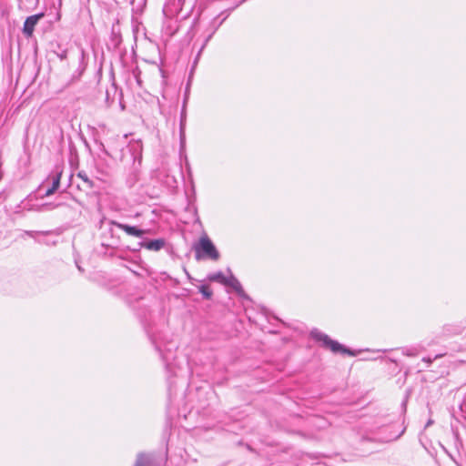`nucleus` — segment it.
Listing matches in <instances>:
<instances>
[{"instance_id":"nucleus-1","label":"nucleus","mask_w":466,"mask_h":466,"mask_svg":"<svg viewBox=\"0 0 466 466\" xmlns=\"http://www.w3.org/2000/svg\"><path fill=\"white\" fill-rule=\"evenodd\" d=\"M193 250L197 260L211 259L216 261L220 257L217 248L206 234L202 235L194 244Z\"/></svg>"},{"instance_id":"nucleus-2","label":"nucleus","mask_w":466,"mask_h":466,"mask_svg":"<svg viewBox=\"0 0 466 466\" xmlns=\"http://www.w3.org/2000/svg\"><path fill=\"white\" fill-rule=\"evenodd\" d=\"M311 337L317 341L322 342L323 346L329 348L331 351L342 352V353H350L349 350H346L341 344L338 341L332 340L328 335L322 333L318 329H314L310 332Z\"/></svg>"},{"instance_id":"nucleus-3","label":"nucleus","mask_w":466,"mask_h":466,"mask_svg":"<svg viewBox=\"0 0 466 466\" xmlns=\"http://www.w3.org/2000/svg\"><path fill=\"white\" fill-rule=\"evenodd\" d=\"M43 16L44 14L40 13L34 15H30L25 19L24 23L23 32L26 36H31L33 35L35 25Z\"/></svg>"},{"instance_id":"nucleus-4","label":"nucleus","mask_w":466,"mask_h":466,"mask_svg":"<svg viewBox=\"0 0 466 466\" xmlns=\"http://www.w3.org/2000/svg\"><path fill=\"white\" fill-rule=\"evenodd\" d=\"M113 224L116 228H118L119 229L125 231L127 235H130V236L140 238L144 234L147 233V230L138 229L136 227L129 226V225H127V224H122V223H119V222H114Z\"/></svg>"},{"instance_id":"nucleus-5","label":"nucleus","mask_w":466,"mask_h":466,"mask_svg":"<svg viewBox=\"0 0 466 466\" xmlns=\"http://www.w3.org/2000/svg\"><path fill=\"white\" fill-rule=\"evenodd\" d=\"M165 245V241L163 239H155L150 240L148 242L142 243L141 246L146 248L148 250L158 251Z\"/></svg>"},{"instance_id":"nucleus-6","label":"nucleus","mask_w":466,"mask_h":466,"mask_svg":"<svg viewBox=\"0 0 466 466\" xmlns=\"http://www.w3.org/2000/svg\"><path fill=\"white\" fill-rule=\"evenodd\" d=\"M60 179L61 172H56V174L52 177V187L46 190V196H51L58 189L60 185Z\"/></svg>"},{"instance_id":"nucleus-7","label":"nucleus","mask_w":466,"mask_h":466,"mask_svg":"<svg viewBox=\"0 0 466 466\" xmlns=\"http://www.w3.org/2000/svg\"><path fill=\"white\" fill-rule=\"evenodd\" d=\"M135 466H154L153 459L149 455L141 454L137 457Z\"/></svg>"},{"instance_id":"nucleus-8","label":"nucleus","mask_w":466,"mask_h":466,"mask_svg":"<svg viewBox=\"0 0 466 466\" xmlns=\"http://www.w3.org/2000/svg\"><path fill=\"white\" fill-rule=\"evenodd\" d=\"M226 280L227 281H226V283L224 285L231 287L232 289H234L238 292H241L242 291L241 284L239 283V281L234 276L228 277Z\"/></svg>"},{"instance_id":"nucleus-9","label":"nucleus","mask_w":466,"mask_h":466,"mask_svg":"<svg viewBox=\"0 0 466 466\" xmlns=\"http://www.w3.org/2000/svg\"><path fill=\"white\" fill-rule=\"evenodd\" d=\"M228 277H226L222 272H216V273H212V274H209L208 276V279L209 281H216V282H219L221 284H225L226 283V279H227Z\"/></svg>"},{"instance_id":"nucleus-10","label":"nucleus","mask_w":466,"mask_h":466,"mask_svg":"<svg viewBox=\"0 0 466 466\" xmlns=\"http://www.w3.org/2000/svg\"><path fill=\"white\" fill-rule=\"evenodd\" d=\"M186 143V137H185V120L181 118L180 120V147L181 150L184 149Z\"/></svg>"},{"instance_id":"nucleus-11","label":"nucleus","mask_w":466,"mask_h":466,"mask_svg":"<svg viewBox=\"0 0 466 466\" xmlns=\"http://www.w3.org/2000/svg\"><path fill=\"white\" fill-rule=\"evenodd\" d=\"M78 177H80L86 184L88 187L92 188L94 187V183L92 180H90L87 177V175L84 172H79L78 173Z\"/></svg>"},{"instance_id":"nucleus-12","label":"nucleus","mask_w":466,"mask_h":466,"mask_svg":"<svg viewBox=\"0 0 466 466\" xmlns=\"http://www.w3.org/2000/svg\"><path fill=\"white\" fill-rule=\"evenodd\" d=\"M199 291L206 299H210L212 296V292L209 290L208 287L205 285L199 287Z\"/></svg>"},{"instance_id":"nucleus-13","label":"nucleus","mask_w":466,"mask_h":466,"mask_svg":"<svg viewBox=\"0 0 466 466\" xmlns=\"http://www.w3.org/2000/svg\"><path fill=\"white\" fill-rule=\"evenodd\" d=\"M423 361L427 362L428 364H431L432 362V360L430 358H423Z\"/></svg>"},{"instance_id":"nucleus-14","label":"nucleus","mask_w":466,"mask_h":466,"mask_svg":"<svg viewBox=\"0 0 466 466\" xmlns=\"http://www.w3.org/2000/svg\"><path fill=\"white\" fill-rule=\"evenodd\" d=\"M35 234H40V232H30L29 233V235L32 237H34ZM41 234H43V233L41 232Z\"/></svg>"}]
</instances>
